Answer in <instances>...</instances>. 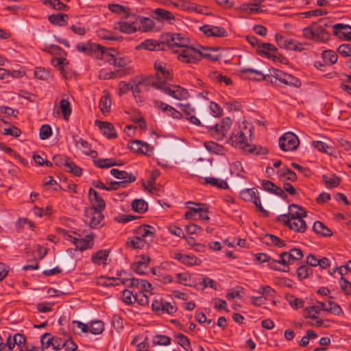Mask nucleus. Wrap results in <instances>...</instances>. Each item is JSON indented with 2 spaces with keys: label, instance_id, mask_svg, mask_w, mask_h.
Here are the masks:
<instances>
[{
  "label": "nucleus",
  "instance_id": "obj_1",
  "mask_svg": "<svg viewBox=\"0 0 351 351\" xmlns=\"http://www.w3.org/2000/svg\"><path fill=\"white\" fill-rule=\"evenodd\" d=\"M190 40L182 34H173L167 40V45L173 50L174 47L184 48L178 54V59L185 63H195L201 60L193 54L195 47H190Z\"/></svg>",
  "mask_w": 351,
  "mask_h": 351
},
{
  "label": "nucleus",
  "instance_id": "obj_2",
  "mask_svg": "<svg viewBox=\"0 0 351 351\" xmlns=\"http://www.w3.org/2000/svg\"><path fill=\"white\" fill-rule=\"evenodd\" d=\"M304 256L303 252L300 248H291L289 252H283L280 254L279 258L278 259V265L283 266L280 267L279 271L289 272V265L294 263L296 261L301 260Z\"/></svg>",
  "mask_w": 351,
  "mask_h": 351
},
{
  "label": "nucleus",
  "instance_id": "obj_3",
  "mask_svg": "<svg viewBox=\"0 0 351 351\" xmlns=\"http://www.w3.org/2000/svg\"><path fill=\"white\" fill-rule=\"evenodd\" d=\"M152 86L156 89L161 90L165 94L178 100L186 99L189 97L187 90L180 86L167 84L164 82H153Z\"/></svg>",
  "mask_w": 351,
  "mask_h": 351
},
{
  "label": "nucleus",
  "instance_id": "obj_4",
  "mask_svg": "<svg viewBox=\"0 0 351 351\" xmlns=\"http://www.w3.org/2000/svg\"><path fill=\"white\" fill-rule=\"evenodd\" d=\"M103 210H99L95 207H88L84 210V222L91 228H99L103 226L102 221L104 215L101 213Z\"/></svg>",
  "mask_w": 351,
  "mask_h": 351
},
{
  "label": "nucleus",
  "instance_id": "obj_5",
  "mask_svg": "<svg viewBox=\"0 0 351 351\" xmlns=\"http://www.w3.org/2000/svg\"><path fill=\"white\" fill-rule=\"evenodd\" d=\"M234 147H238L248 152H253L256 149L254 145L248 144L246 142V137L243 131L240 130L237 134H232L228 141Z\"/></svg>",
  "mask_w": 351,
  "mask_h": 351
},
{
  "label": "nucleus",
  "instance_id": "obj_6",
  "mask_svg": "<svg viewBox=\"0 0 351 351\" xmlns=\"http://www.w3.org/2000/svg\"><path fill=\"white\" fill-rule=\"evenodd\" d=\"M212 167V162L209 159L199 158L193 164L188 165L192 176H199L207 173Z\"/></svg>",
  "mask_w": 351,
  "mask_h": 351
},
{
  "label": "nucleus",
  "instance_id": "obj_7",
  "mask_svg": "<svg viewBox=\"0 0 351 351\" xmlns=\"http://www.w3.org/2000/svg\"><path fill=\"white\" fill-rule=\"evenodd\" d=\"M299 144L298 136L293 132H287L279 139V146L285 152L296 149Z\"/></svg>",
  "mask_w": 351,
  "mask_h": 351
},
{
  "label": "nucleus",
  "instance_id": "obj_8",
  "mask_svg": "<svg viewBox=\"0 0 351 351\" xmlns=\"http://www.w3.org/2000/svg\"><path fill=\"white\" fill-rule=\"evenodd\" d=\"M330 26V21L327 19H322L317 22L313 23L317 40L324 42L328 40L330 34L326 31V28Z\"/></svg>",
  "mask_w": 351,
  "mask_h": 351
},
{
  "label": "nucleus",
  "instance_id": "obj_9",
  "mask_svg": "<svg viewBox=\"0 0 351 351\" xmlns=\"http://www.w3.org/2000/svg\"><path fill=\"white\" fill-rule=\"evenodd\" d=\"M135 233L141 239L151 242L155 237V229L153 226L145 224L138 226L136 229Z\"/></svg>",
  "mask_w": 351,
  "mask_h": 351
},
{
  "label": "nucleus",
  "instance_id": "obj_10",
  "mask_svg": "<svg viewBox=\"0 0 351 351\" xmlns=\"http://www.w3.org/2000/svg\"><path fill=\"white\" fill-rule=\"evenodd\" d=\"M178 106L180 108V110L182 112V117L184 116L187 120L191 121L192 123L200 125L201 121L195 115V108H193L191 104H178Z\"/></svg>",
  "mask_w": 351,
  "mask_h": 351
},
{
  "label": "nucleus",
  "instance_id": "obj_11",
  "mask_svg": "<svg viewBox=\"0 0 351 351\" xmlns=\"http://www.w3.org/2000/svg\"><path fill=\"white\" fill-rule=\"evenodd\" d=\"M96 47L98 49V51L101 52V54L102 55V58L106 59V60L110 64L117 66V58L115 56V54L118 53V51L117 49L107 48L101 45H97Z\"/></svg>",
  "mask_w": 351,
  "mask_h": 351
},
{
  "label": "nucleus",
  "instance_id": "obj_12",
  "mask_svg": "<svg viewBox=\"0 0 351 351\" xmlns=\"http://www.w3.org/2000/svg\"><path fill=\"white\" fill-rule=\"evenodd\" d=\"M333 34L340 39L351 40V26L342 23H337L332 25Z\"/></svg>",
  "mask_w": 351,
  "mask_h": 351
},
{
  "label": "nucleus",
  "instance_id": "obj_13",
  "mask_svg": "<svg viewBox=\"0 0 351 351\" xmlns=\"http://www.w3.org/2000/svg\"><path fill=\"white\" fill-rule=\"evenodd\" d=\"M254 259L260 264L267 263L268 267L271 269L278 271L280 270V266H278V259H274L265 253H257L254 254Z\"/></svg>",
  "mask_w": 351,
  "mask_h": 351
},
{
  "label": "nucleus",
  "instance_id": "obj_14",
  "mask_svg": "<svg viewBox=\"0 0 351 351\" xmlns=\"http://www.w3.org/2000/svg\"><path fill=\"white\" fill-rule=\"evenodd\" d=\"M69 237L71 238L73 243L75 245L76 249L80 251L91 247L93 244V235H87L85 238L72 237L71 235H69Z\"/></svg>",
  "mask_w": 351,
  "mask_h": 351
},
{
  "label": "nucleus",
  "instance_id": "obj_15",
  "mask_svg": "<svg viewBox=\"0 0 351 351\" xmlns=\"http://www.w3.org/2000/svg\"><path fill=\"white\" fill-rule=\"evenodd\" d=\"M154 68L156 71V82H164L166 83V81L172 79L171 73L161 62H155Z\"/></svg>",
  "mask_w": 351,
  "mask_h": 351
},
{
  "label": "nucleus",
  "instance_id": "obj_16",
  "mask_svg": "<svg viewBox=\"0 0 351 351\" xmlns=\"http://www.w3.org/2000/svg\"><path fill=\"white\" fill-rule=\"evenodd\" d=\"M95 125L99 127L102 134L108 138H114L117 137V134L114 127L111 123L96 120Z\"/></svg>",
  "mask_w": 351,
  "mask_h": 351
},
{
  "label": "nucleus",
  "instance_id": "obj_17",
  "mask_svg": "<svg viewBox=\"0 0 351 351\" xmlns=\"http://www.w3.org/2000/svg\"><path fill=\"white\" fill-rule=\"evenodd\" d=\"M232 125V120L229 117L223 118L220 124L216 123L210 127V130L216 134H221V136H225L229 131Z\"/></svg>",
  "mask_w": 351,
  "mask_h": 351
},
{
  "label": "nucleus",
  "instance_id": "obj_18",
  "mask_svg": "<svg viewBox=\"0 0 351 351\" xmlns=\"http://www.w3.org/2000/svg\"><path fill=\"white\" fill-rule=\"evenodd\" d=\"M140 258L141 259L139 261L134 263L132 265L131 268L135 273L138 274H145V270L147 269V263H149L151 258L149 256L145 255H141L140 256Z\"/></svg>",
  "mask_w": 351,
  "mask_h": 351
},
{
  "label": "nucleus",
  "instance_id": "obj_19",
  "mask_svg": "<svg viewBox=\"0 0 351 351\" xmlns=\"http://www.w3.org/2000/svg\"><path fill=\"white\" fill-rule=\"evenodd\" d=\"M277 48L270 44V43H262L261 45H259V49H258V54L261 56L267 57L269 59H272L276 62V58H277L276 54L271 53V51H277Z\"/></svg>",
  "mask_w": 351,
  "mask_h": 351
},
{
  "label": "nucleus",
  "instance_id": "obj_20",
  "mask_svg": "<svg viewBox=\"0 0 351 351\" xmlns=\"http://www.w3.org/2000/svg\"><path fill=\"white\" fill-rule=\"evenodd\" d=\"M165 43H160L155 40L147 39L141 43L136 49H145L149 51H159L164 50Z\"/></svg>",
  "mask_w": 351,
  "mask_h": 351
},
{
  "label": "nucleus",
  "instance_id": "obj_21",
  "mask_svg": "<svg viewBox=\"0 0 351 351\" xmlns=\"http://www.w3.org/2000/svg\"><path fill=\"white\" fill-rule=\"evenodd\" d=\"M88 195L93 204L92 207L99 210H104L106 207L105 201L95 189L90 188L88 191Z\"/></svg>",
  "mask_w": 351,
  "mask_h": 351
},
{
  "label": "nucleus",
  "instance_id": "obj_22",
  "mask_svg": "<svg viewBox=\"0 0 351 351\" xmlns=\"http://www.w3.org/2000/svg\"><path fill=\"white\" fill-rule=\"evenodd\" d=\"M288 215L292 219H300L306 217L307 216V212L302 207L295 204H292L289 206Z\"/></svg>",
  "mask_w": 351,
  "mask_h": 351
},
{
  "label": "nucleus",
  "instance_id": "obj_23",
  "mask_svg": "<svg viewBox=\"0 0 351 351\" xmlns=\"http://www.w3.org/2000/svg\"><path fill=\"white\" fill-rule=\"evenodd\" d=\"M136 179V176L130 173V178L128 180L122 181H114L110 183V186L108 187L107 191H116L119 188L126 187L130 183L134 182Z\"/></svg>",
  "mask_w": 351,
  "mask_h": 351
},
{
  "label": "nucleus",
  "instance_id": "obj_24",
  "mask_svg": "<svg viewBox=\"0 0 351 351\" xmlns=\"http://www.w3.org/2000/svg\"><path fill=\"white\" fill-rule=\"evenodd\" d=\"M313 230L317 234L323 237H330L332 232L326 227L322 222L317 221L313 226Z\"/></svg>",
  "mask_w": 351,
  "mask_h": 351
},
{
  "label": "nucleus",
  "instance_id": "obj_25",
  "mask_svg": "<svg viewBox=\"0 0 351 351\" xmlns=\"http://www.w3.org/2000/svg\"><path fill=\"white\" fill-rule=\"evenodd\" d=\"M318 304L322 305V311H327L337 315H339L343 313L340 306L335 302L328 301V306H326L324 302H318Z\"/></svg>",
  "mask_w": 351,
  "mask_h": 351
},
{
  "label": "nucleus",
  "instance_id": "obj_26",
  "mask_svg": "<svg viewBox=\"0 0 351 351\" xmlns=\"http://www.w3.org/2000/svg\"><path fill=\"white\" fill-rule=\"evenodd\" d=\"M154 14H155V19L158 21H171V20L175 19V17L171 12L162 8L155 9Z\"/></svg>",
  "mask_w": 351,
  "mask_h": 351
},
{
  "label": "nucleus",
  "instance_id": "obj_27",
  "mask_svg": "<svg viewBox=\"0 0 351 351\" xmlns=\"http://www.w3.org/2000/svg\"><path fill=\"white\" fill-rule=\"evenodd\" d=\"M303 219L304 218H301L300 219H291L289 228L297 232H304L306 230L307 225L306 223V221Z\"/></svg>",
  "mask_w": 351,
  "mask_h": 351
},
{
  "label": "nucleus",
  "instance_id": "obj_28",
  "mask_svg": "<svg viewBox=\"0 0 351 351\" xmlns=\"http://www.w3.org/2000/svg\"><path fill=\"white\" fill-rule=\"evenodd\" d=\"M68 19V15L62 13L51 14L48 17V20L51 24L59 26H64Z\"/></svg>",
  "mask_w": 351,
  "mask_h": 351
},
{
  "label": "nucleus",
  "instance_id": "obj_29",
  "mask_svg": "<svg viewBox=\"0 0 351 351\" xmlns=\"http://www.w3.org/2000/svg\"><path fill=\"white\" fill-rule=\"evenodd\" d=\"M114 29L125 34H131L136 31V26L134 24H130L126 22H117L114 25Z\"/></svg>",
  "mask_w": 351,
  "mask_h": 351
},
{
  "label": "nucleus",
  "instance_id": "obj_30",
  "mask_svg": "<svg viewBox=\"0 0 351 351\" xmlns=\"http://www.w3.org/2000/svg\"><path fill=\"white\" fill-rule=\"evenodd\" d=\"M104 95L101 97L99 107L103 114L110 111L111 107V101L110 95L107 91H104Z\"/></svg>",
  "mask_w": 351,
  "mask_h": 351
},
{
  "label": "nucleus",
  "instance_id": "obj_31",
  "mask_svg": "<svg viewBox=\"0 0 351 351\" xmlns=\"http://www.w3.org/2000/svg\"><path fill=\"white\" fill-rule=\"evenodd\" d=\"M171 4L182 10H196V4L186 0H176L171 2Z\"/></svg>",
  "mask_w": 351,
  "mask_h": 351
},
{
  "label": "nucleus",
  "instance_id": "obj_32",
  "mask_svg": "<svg viewBox=\"0 0 351 351\" xmlns=\"http://www.w3.org/2000/svg\"><path fill=\"white\" fill-rule=\"evenodd\" d=\"M132 208L135 212L142 214L147 210L148 205L145 200L142 199H138L132 202Z\"/></svg>",
  "mask_w": 351,
  "mask_h": 351
},
{
  "label": "nucleus",
  "instance_id": "obj_33",
  "mask_svg": "<svg viewBox=\"0 0 351 351\" xmlns=\"http://www.w3.org/2000/svg\"><path fill=\"white\" fill-rule=\"evenodd\" d=\"M94 164L99 168H109L117 165L113 158H99L93 160Z\"/></svg>",
  "mask_w": 351,
  "mask_h": 351
},
{
  "label": "nucleus",
  "instance_id": "obj_34",
  "mask_svg": "<svg viewBox=\"0 0 351 351\" xmlns=\"http://www.w3.org/2000/svg\"><path fill=\"white\" fill-rule=\"evenodd\" d=\"M104 330V324L100 320H95L92 321L90 323V326L88 328V331H90L93 335H99Z\"/></svg>",
  "mask_w": 351,
  "mask_h": 351
},
{
  "label": "nucleus",
  "instance_id": "obj_35",
  "mask_svg": "<svg viewBox=\"0 0 351 351\" xmlns=\"http://www.w3.org/2000/svg\"><path fill=\"white\" fill-rule=\"evenodd\" d=\"M322 57L326 64H333L338 58L337 53L331 50H325L322 52Z\"/></svg>",
  "mask_w": 351,
  "mask_h": 351
},
{
  "label": "nucleus",
  "instance_id": "obj_36",
  "mask_svg": "<svg viewBox=\"0 0 351 351\" xmlns=\"http://www.w3.org/2000/svg\"><path fill=\"white\" fill-rule=\"evenodd\" d=\"M285 75V72L274 68H271L269 70V73L267 74V80L269 81L271 84H274V82L272 80L271 77H274L276 80H278L282 82Z\"/></svg>",
  "mask_w": 351,
  "mask_h": 351
},
{
  "label": "nucleus",
  "instance_id": "obj_37",
  "mask_svg": "<svg viewBox=\"0 0 351 351\" xmlns=\"http://www.w3.org/2000/svg\"><path fill=\"white\" fill-rule=\"evenodd\" d=\"M322 179H323V181L325 182V184L328 186H330V187H336V186H339V184H340V182H341L340 178H339L338 176H337L334 174L330 175V176H328L327 175H323Z\"/></svg>",
  "mask_w": 351,
  "mask_h": 351
},
{
  "label": "nucleus",
  "instance_id": "obj_38",
  "mask_svg": "<svg viewBox=\"0 0 351 351\" xmlns=\"http://www.w3.org/2000/svg\"><path fill=\"white\" fill-rule=\"evenodd\" d=\"M65 171L72 173L75 176H80L82 174V169L75 165V162L69 160L68 163H66Z\"/></svg>",
  "mask_w": 351,
  "mask_h": 351
},
{
  "label": "nucleus",
  "instance_id": "obj_39",
  "mask_svg": "<svg viewBox=\"0 0 351 351\" xmlns=\"http://www.w3.org/2000/svg\"><path fill=\"white\" fill-rule=\"evenodd\" d=\"M60 110L62 112L64 119L68 120L71 113L70 103L66 99H62L60 102Z\"/></svg>",
  "mask_w": 351,
  "mask_h": 351
},
{
  "label": "nucleus",
  "instance_id": "obj_40",
  "mask_svg": "<svg viewBox=\"0 0 351 351\" xmlns=\"http://www.w3.org/2000/svg\"><path fill=\"white\" fill-rule=\"evenodd\" d=\"M206 184H211L214 186H217L219 189H228V183L224 180H220L215 178H205Z\"/></svg>",
  "mask_w": 351,
  "mask_h": 351
},
{
  "label": "nucleus",
  "instance_id": "obj_41",
  "mask_svg": "<svg viewBox=\"0 0 351 351\" xmlns=\"http://www.w3.org/2000/svg\"><path fill=\"white\" fill-rule=\"evenodd\" d=\"M153 343L158 346H169L171 344V338L165 335H157L153 339Z\"/></svg>",
  "mask_w": 351,
  "mask_h": 351
},
{
  "label": "nucleus",
  "instance_id": "obj_42",
  "mask_svg": "<svg viewBox=\"0 0 351 351\" xmlns=\"http://www.w3.org/2000/svg\"><path fill=\"white\" fill-rule=\"evenodd\" d=\"M264 238L270 239L269 243L271 244V245H274L277 247H283L286 246V243L283 240L274 234H266Z\"/></svg>",
  "mask_w": 351,
  "mask_h": 351
},
{
  "label": "nucleus",
  "instance_id": "obj_43",
  "mask_svg": "<svg viewBox=\"0 0 351 351\" xmlns=\"http://www.w3.org/2000/svg\"><path fill=\"white\" fill-rule=\"evenodd\" d=\"M282 82L285 84L295 87H299L301 85V82L299 79L286 73Z\"/></svg>",
  "mask_w": 351,
  "mask_h": 351
},
{
  "label": "nucleus",
  "instance_id": "obj_44",
  "mask_svg": "<svg viewBox=\"0 0 351 351\" xmlns=\"http://www.w3.org/2000/svg\"><path fill=\"white\" fill-rule=\"evenodd\" d=\"M98 35L100 38L108 40H121L123 39L122 36H115L112 32H108L105 29H101L99 32Z\"/></svg>",
  "mask_w": 351,
  "mask_h": 351
},
{
  "label": "nucleus",
  "instance_id": "obj_45",
  "mask_svg": "<svg viewBox=\"0 0 351 351\" xmlns=\"http://www.w3.org/2000/svg\"><path fill=\"white\" fill-rule=\"evenodd\" d=\"M44 3H49L53 9L57 10L66 11L68 9V6L60 0H44Z\"/></svg>",
  "mask_w": 351,
  "mask_h": 351
},
{
  "label": "nucleus",
  "instance_id": "obj_46",
  "mask_svg": "<svg viewBox=\"0 0 351 351\" xmlns=\"http://www.w3.org/2000/svg\"><path fill=\"white\" fill-rule=\"evenodd\" d=\"M134 301L137 302L141 306L147 305L149 303L148 297L143 291H139L138 293H135Z\"/></svg>",
  "mask_w": 351,
  "mask_h": 351
},
{
  "label": "nucleus",
  "instance_id": "obj_47",
  "mask_svg": "<svg viewBox=\"0 0 351 351\" xmlns=\"http://www.w3.org/2000/svg\"><path fill=\"white\" fill-rule=\"evenodd\" d=\"M311 273L312 270L306 265H301L296 270L297 276L300 280L306 278Z\"/></svg>",
  "mask_w": 351,
  "mask_h": 351
},
{
  "label": "nucleus",
  "instance_id": "obj_48",
  "mask_svg": "<svg viewBox=\"0 0 351 351\" xmlns=\"http://www.w3.org/2000/svg\"><path fill=\"white\" fill-rule=\"evenodd\" d=\"M55 339H56L50 333H45L42 335L40 339L42 346L45 348H48L50 346H53Z\"/></svg>",
  "mask_w": 351,
  "mask_h": 351
},
{
  "label": "nucleus",
  "instance_id": "obj_49",
  "mask_svg": "<svg viewBox=\"0 0 351 351\" xmlns=\"http://www.w3.org/2000/svg\"><path fill=\"white\" fill-rule=\"evenodd\" d=\"M257 194L258 191L254 188L245 189L241 192V197L246 201H251Z\"/></svg>",
  "mask_w": 351,
  "mask_h": 351
},
{
  "label": "nucleus",
  "instance_id": "obj_50",
  "mask_svg": "<svg viewBox=\"0 0 351 351\" xmlns=\"http://www.w3.org/2000/svg\"><path fill=\"white\" fill-rule=\"evenodd\" d=\"M108 254L109 252L107 250L98 251L92 256V261L94 263L99 264L101 261H106Z\"/></svg>",
  "mask_w": 351,
  "mask_h": 351
},
{
  "label": "nucleus",
  "instance_id": "obj_51",
  "mask_svg": "<svg viewBox=\"0 0 351 351\" xmlns=\"http://www.w3.org/2000/svg\"><path fill=\"white\" fill-rule=\"evenodd\" d=\"M287 300L289 304L295 309L300 308L303 306L304 301L300 298H295L292 295H287Z\"/></svg>",
  "mask_w": 351,
  "mask_h": 351
},
{
  "label": "nucleus",
  "instance_id": "obj_52",
  "mask_svg": "<svg viewBox=\"0 0 351 351\" xmlns=\"http://www.w3.org/2000/svg\"><path fill=\"white\" fill-rule=\"evenodd\" d=\"M303 36L307 39L317 40V34H315V27L313 23L308 27L303 29Z\"/></svg>",
  "mask_w": 351,
  "mask_h": 351
},
{
  "label": "nucleus",
  "instance_id": "obj_53",
  "mask_svg": "<svg viewBox=\"0 0 351 351\" xmlns=\"http://www.w3.org/2000/svg\"><path fill=\"white\" fill-rule=\"evenodd\" d=\"M121 282V280L119 278L111 277V278H104L101 276L100 278V284L104 286H114L119 285Z\"/></svg>",
  "mask_w": 351,
  "mask_h": 351
},
{
  "label": "nucleus",
  "instance_id": "obj_54",
  "mask_svg": "<svg viewBox=\"0 0 351 351\" xmlns=\"http://www.w3.org/2000/svg\"><path fill=\"white\" fill-rule=\"evenodd\" d=\"M126 245L133 249L142 248L143 247L144 242L140 239V237L136 236L134 239H129L126 242Z\"/></svg>",
  "mask_w": 351,
  "mask_h": 351
},
{
  "label": "nucleus",
  "instance_id": "obj_55",
  "mask_svg": "<svg viewBox=\"0 0 351 351\" xmlns=\"http://www.w3.org/2000/svg\"><path fill=\"white\" fill-rule=\"evenodd\" d=\"M321 310L322 309V305L320 304L318 306H311L305 308L306 312L308 315V317L313 319H317V316L316 315L318 314Z\"/></svg>",
  "mask_w": 351,
  "mask_h": 351
},
{
  "label": "nucleus",
  "instance_id": "obj_56",
  "mask_svg": "<svg viewBox=\"0 0 351 351\" xmlns=\"http://www.w3.org/2000/svg\"><path fill=\"white\" fill-rule=\"evenodd\" d=\"M110 174L113 176L114 178L122 180L129 179L130 175V173L129 174L125 171H121L117 169H112L110 170Z\"/></svg>",
  "mask_w": 351,
  "mask_h": 351
},
{
  "label": "nucleus",
  "instance_id": "obj_57",
  "mask_svg": "<svg viewBox=\"0 0 351 351\" xmlns=\"http://www.w3.org/2000/svg\"><path fill=\"white\" fill-rule=\"evenodd\" d=\"M97 45H95V44H91V43H86V44H83V45H77V49L80 51V52H83V53H89L91 51H98V49L97 48Z\"/></svg>",
  "mask_w": 351,
  "mask_h": 351
},
{
  "label": "nucleus",
  "instance_id": "obj_58",
  "mask_svg": "<svg viewBox=\"0 0 351 351\" xmlns=\"http://www.w3.org/2000/svg\"><path fill=\"white\" fill-rule=\"evenodd\" d=\"M175 337L178 339V343L184 348L188 349L191 347L190 341L187 337L183 334H177Z\"/></svg>",
  "mask_w": 351,
  "mask_h": 351
},
{
  "label": "nucleus",
  "instance_id": "obj_59",
  "mask_svg": "<svg viewBox=\"0 0 351 351\" xmlns=\"http://www.w3.org/2000/svg\"><path fill=\"white\" fill-rule=\"evenodd\" d=\"M202 261L199 258L191 255L185 254L182 263L186 265H199Z\"/></svg>",
  "mask_w": 351,
  "mask_h": 351
},
{
  "label": "nucleus",
  "instance_id": "obj_60",
  "mask_svg": "<svg viewBox=\"0 0 351 351\" xmlns=\"http://www.w3.org/2000/svg\"><path fill=\"white\" fill-rule=\"evenodd\" d=\"M34 75L36 78L39 80H47L49 76V72L47 71L45 68L43 67H38L36 68L34 71Z\"/></svg>",
  "mask_w": 351,
  "mask_h": 351
},
{
  "label": "nucleus",
  "instance_id": "obj_61",
  "mask_svg": "<svg viewBox=\"0 0 351 351\" xmlns=\"http://www.w3.org/2000/svg\"><path fill=\"white\" fill-rule=\"evenodd\" d=\"M204 147L207 150L216 154L221 152L222 149V147L221 145L213 141L205 142Z\"/></svg>",
  "mask_w": 351,
  "mask_h": 351
},
{
  "label": "nucleus",
  "instance_id": "obj_62",
  "mask_svg": "<svg viewBox=\"0 0 351 351\" xmlns=\"http://www.w3.org/2000/svg\"><path fill=\"white\" fill-rule=\"evenodd\" d=\"M128 147L138 154H142L143 149L142 147V141L134 140L128 144Z\"/></svg>",
  "mask_w": 351,
  "mask_h": 351
},
{
  "label": "nucleus",
  "instance_id": "obj_63",
  "mask_svg": "<svg viewBox=\"0 0 351 351\" xmlns=\"http://www.w3.org/2000/svg\"><path fill=\"white\" fill-rule=\"evenodd\" d=\"M52 134L51 128L49 125H43L39 130L40 138L42 140L48 138Z\"/></svg>",
  "mask_w": 351,
  "mask_h": 351
},
{
  "label": "nucleus",
  "instance_id": "obj_64",
  "mask_svg": "<svg viewBox=\"0 0 351 351\" xmlns=\"http://www.w3.org/2000/svg\"><path fill=\"white\" fill-rule=\"evenodd\" d=\"M339 285L341 289L346 294L351 295V283L350 282L343 277H341L339 280Z\"/></svg>",
  "mask_w": 351,
  "mask_h": 351
}]
</instances>
